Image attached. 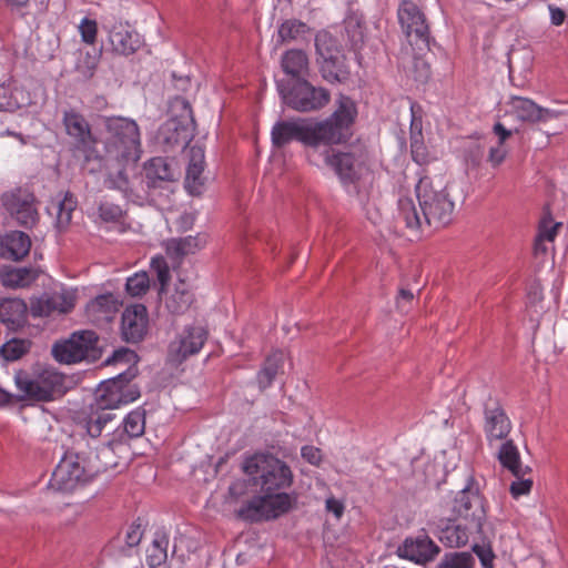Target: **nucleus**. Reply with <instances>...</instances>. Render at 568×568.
Returning <instances> with one entry per match:
<instances>
[{"label":"nucleus","mask_w":568,"mask_h":568,"mask_svg":"<svg viewBox=\"0 0 568 568\" xmlns=\"http://www.w3.org/2000/svg\"><path fill=\"white\" fill-rule=\"evenodd\" d=\"M241 469L260 487L261 494L241 506L240 518L251 523L276 519L296 504L297 495L285 491L292 487L294 474L284 460L272 454L255 453L243 458Z\"/></svg>","instance_id":"nucleus-1"},{"label":"nucleus","mask_w":568,"mask_h":568,"mask_svg":"<svg viewBox=\"0 0 568 568\" xmlns=\"http://www.w3.org/2000/svg\"><path fill=\"white\" fill-rule=\"evenodd\" d=\"M356 115L355 102L341 95L336 110L324 120L295 118L276 122L271 131L272 143L276 148H284L292 141H297L305 146L308 162L320 166L321 148L347 142L352 136Z\"/></svg>","instance_id":"nucleus-2"},{"label":"nucleus","mask_w":568,"mask_h":568,"mask_svg":"<svg viewBox=\"0 0 568 568\" xmlns=\"http://www.w3.org/2000/svg\"><path fill=\"white\" fill-rule=\"evenodd\" d=\"M416 195L422 215L412 197L402 196L398 200L397 221L404 223L406 229L417 234L425 225L439 229L452 222L455 204L442 181L422 178L416 185Z\"/></svg>","instance_id":"nucleus-3"},{"label":"nucleus","mask_w":568,"mask_h":568,"mask_svg":"<svg viewBox=\"0 0 568 568\" xmlns=\"http://www.w3.org/2000/svg\"><path fill=\"white\" fill-rule=\"evenodd\" d=\"M104 150L110 160L136 164L141 158V133L134 120L111 116L104 121Z\"/></svg>","instance_id":"nucleus-4"},{"label":"nucleus","mask_w":568,"mask_h":568,"mask_svg":"<svg viewBox=\"0 0 568 568\" xmlns=\"http://www.w3.org/2000/svg\"><path fill=\"white\" fill-rule=\"evenodd\" d=\"M318 156V168H331L343 183H355L369 171L368 152L363 144L352 145L345 152H336L332 145L322 146Z\"/></svg>","instance_id":"nucleus-5"},{"label":"nucleus","mask_w":568,"mask_h":568,"mask_svg":"<svg viewBox=\"0 0 568 568\" xmlns=\"http://www.w3.org/2000/svg\"><path fill=\"white\" fill-rule=\"evenodd\" d=\"M136 374L138 368L130 366L116 377L103 382L97 390V409L112 410L136 400L140 397V389L136 385L131 384Z\"/></svg>","instance_id":"nucleus-6"},{"label":"nucleus","mask_w":568,"mask_h":568,"mask_svg":"<svg viewBox=\"0 0 568 568\" xmlns=\"http://www.w3.org/2000/svg\"><path fill=\"white\" fill-rule=\"evenodd\" d=\"M93 475V470L85 464L84 456L67 452L57 465L49 486L55 491L71 493L91 480Z\"/></svg>","instance_id":"nucleus-7"},{"label":"nucleus","mask_w":568,"mask_h":568,"mask_svg":"<svg viewBox=\"0 0 568 568\" xmlns=\"http://www.w3.org/2000/svg\"><path fill=\"white\" fill-rule=\"evenodd\" d=\"M315 48L323 78L331 83L347 80L349 70L345 63V55L329 32L320 31L316 34Z\"/></svg>","instance_id":"nucleus-8"},{"label":"nucleus","mask_w":568,"mask_h":568,"mask_svg":"<svg viewBox=\"0 0 568 568\" xmlns=\"http://www.w3.org/2000/svg\"><path fill=\"white\" fill-rule=\"evenodd\" d=\"M16 384L26 396L37 400H51L64 393V376L52 368H45L32 378L20 374Z\"/></svg>","instance_id":"nucleus-9"},{"label":"nucleus","mask_w":568,"mask_h":568,"mask_svg":"<svg viewBox=\"0 0 568 568\" xmlns=\"http://www.w3.org/2000/svg\"><path fill=\"white\" fill-rule=\"evenodd\" d=\"M99 338L92 331H83L61 343L54 344L53 357L64 364L78 363L83 359L95 358Z\"/></svg>","instance_id":"nucleus-10"},{"label":"nucleus","mask_w":568,"mask_h":568,"mask_svg":"<svg viewBox=\"0 0 568 568\" xmlns=\"http://www.w3.org/2000/svg\"><path fill=\"white\" fill-rule=\"evenodd\" d=\"M285 103L300 112H310L324 108L329 102V92L315 88L307 81H297L287 92L282 90Z\"/></svg>","instance_id":"nucleus-11"},{"label":"nucleus","mask_w":568,"mask_h":568,"mask_svg":"<svg viewBox=\"0 0 568 568\" xmlns=\"http://www.w3.org/2000/svg\"><path fill=\"white\" fill-rule=\"evenodd\" d=\"M1 200L6 210L20 225L32 227L38 223L37 200L29 191L17 189L4 193Z\"/></svg>","instance_id":"nucleus-12"},{"label":"nucleus","mask_w":568,"mask_h":568,"mask_svg":"<svg viewBox=\"0 0 568 568\" xmlns=\"http://www.w3.org/2000/svg\"><path fill=\"white\" fill-rule=\"evenodd\" d=\"M453 513L456 516L455 518L466 521L473 527L483 528L486 510L479 490L468 485L458 491L454 499Z\"/></svg>","instance_id":"nucleus-13"},{"label":"nucleus","mask_w":568,"mask_h":568,"mask_svg":"<svg viewBox=\"0 0 568 568\" xmlns=\"http://www.w3.org/2000/svg\"><path fill=\"white\" fill-rule=\"evenodd\" d=\"M398 21L403 32L410 42H420L425 45L429 41V28L424 12L412 0H404L397 11Z\"/></svg>","instance_id":"nucleus-14"},{"label":"nucleus","mask_w":568,"mask_h":568,"mask_svg":"<svg viewBox=\"0 0 568 568\" xmlns=\"http://www.w3.org/2000/svg\"><path fill=\"white\" fill-rule=\"evenodd\" d=\"M207 339V331L202 326H186L169 346L172 361L182 363L197 354Z\"/></svg>","instance_id":"nucleus-15"},{"label":"nucleus","mask_w":568,"mask_h":568,"mask_svg":"<svg viewBox=\"0 0 568 568\" xmlns=\"http://www.w3.org/2000/svg\"><path fill=\"white\" fill-rule=\"evenodd\" d=\"M513 424L499 403H491L485 406L484 433L489 446L503 442L511 432Z\"/></svg>","instance_id":"nucleus-16"},{"label":"nucleus","mask_w":568,"mask_h":568,"mask_svg":"<svg viewBox=\"0 0 568 568\" xmlns=\"http://www.w3.org/2000/svg\"><path fill=\"white\" fill-rule=\"evenodd\" d=\"M75 297L72 293L60 292L43 294L31 300L30 314L33 317H49L54 314H67L73 310Z\"/></svg>","instance_id":"nucleus-17"},{"label":"nucleus","mask_w":568,"mask_h":568,"mask_svg":"<svg viewBox=\"0 0 568 568\" xmlns=\"http://www.w3.org/2000/svg\"><path fill=\"white\" fill-rule=\"evenodd\" d=\"M481 529L458 518H448L438 521L436 535L444 546L460 548L468 542L473 532H481Z\"/></svg>","instance_id":"nucleus-18"},{"label":"nucleus","mask_w":568,"mask_h":568,"mask_svg":"<svg viewBox=\"0 0 568 568\" xmlns=\"http://www.w3.org/2000/svg\"><path fill=\"white\" fill-rule=\"evenodd\" d=\"M440 548L426 535L406 538L398 548L399 556L417 564H426L435 559Z\"/></svg>","instance_id":"nucleus-19"},{"label":"nucleus","mask_w":568,"mask_h":568,"mask_svg":"<svg viewBox=\"0 0 568 568\" xmlns=\"http://www.w3.org/2000/svg\"><path fill=\"white\" fill-rule=\"evenodd\" d=\"M109 42L112 51L120 55H130L142 44L141 37L128 22H115L109 29Z\"/></svg>","instance_id":"nucleus-20"},{"label":"nucleus","mask_w":568,"mask_h":568,"mask_svg":"<svg viewBox=\"0 0 568 568\" xmlns=\"http://www.w3.org/2000/svg\"><path fill=\"white\" fill-rule=\"evenodd\" d=\"M508 105L510 108L509 112L523 122H546L556 116L555 111L542 108L528 98L511 95Z\"/></svg>","instance_id":"nucleus-21"},{"label":"nucleus","mask_w":568,"mask_h":568,"mask_svg":"<svg viewBox=\"0 0 568 568\" xmlns=\"http://www.w3.org/2000/svg\"><path fill=\"white\" fill-rule=\"evenodd\" d=\"M148 312L141 304L125 308L122 314V335L126 342H140L146 333Z\"/></svg>","instance_id":"nucleus-22"},{"label":"nucleus","mask_w":568,"mask_h":568,"mask_svg":"<svg viewBox=\"0 0 568 568\" xmlns=\"http://www.w3.org/2000/svg\"><path fill=\"white\" fill-rule=\"evenodd\" d=\"M28 312V305L21 298H4L0 302V322L10 331H18L26 325Z\"/></svg>","instance_id":"nucleus-23"},{"label":"nucleus","mask_w":568,"mask_h":568,"mask_svg":"<svg viewBox=\"0 0 568 568\" xmlns=\"http://www.w3.org/2000/svg\"><path fill=\"white\" fill-rule=\"evenodd\" d=\"M63 124L68 135L73 138L79 145L89 148L95 143L90 124L79 112L74 110L65 111L63 114Z\"/></svg>","instance_id":"nucleus-24"},{"label":"nucleus","mask_w":568,"mask_h":568,"mask_svg":"<svg viewBox=\"0 0 568 568\" xmlns=\"http://www.w3.org/2000/svg\"><path fill=\"white\" fill-rule=\"evenodd\" d=\"M31 103V97L14 82L0 84V112H14Z\"/></svg>","instance_id":"nucleus-25"},{"label":"nucleus","mask_w":568,"mask_h":568,"mask_svg":"<svg viewBox=\"0 0 568 568\" xmlns=\"http://www.w3.org/2000/svg\"><path fill=\"white\" fill-rule=\"evenodd\" d=\"M119 300L112 293H106L91 300L87 305L88 316L95 322L110 321L120 308Z\"/></svg>","instance_id":"nucleus-26"},{"label":"nucleus","mask_w":568,"mask_h":568,"mask_svg":"<svg viewBox=\"0 0 568 568\" xmlns=\"http://www.w3.org/2000/svg\"><path fill=\"white\" fill-rule=\"evenodd\" d=\"M194 301L191 285L185 281H179L165 297V307L172 314L185 313Z\"/></svg>","instance_id":"nucleus-27"},{"label":"nucleus","mask_w":568,"mask_h":568,"mask_svg":"<svg viewBox=\"0 0 568 568\" xmlns=\"http://www.w3.org/2000/svg\"><path fill=\"white\" fill-rule=\"evenodd\" d=\"M4 256L13 261L24 258L31 248V240L28 234L21 231H12L1 240Z\"/></svg>","instance_id":"nucleus-28"},{"label":"nucleus","mask_w":568,"mask_h":568,"mask_svg":"<svg viewBox=\"0 0 568 568\" xmlns=\"http://www.w3.org/2000/svg\"><path fill=\"white\" fill-rule=\"evenodd\" d=\"M500 465L509 470L513 476H519L523 473H531L530 467L524 466L520 459V453L514 440L505 439L497 454Z\"/></svg>","instance_id":"nucleus-29"},{"label":"nucleus","mask_w":568,"mask_h":568,"mask_svg":"<svg viewBox=\"0 0 568 568\" xmlns=\"http://www.w3.org/2000/svg\"><path fill=\"white\" fill-rule=\"evenodd\" d=\"M206 244V235L197 234L195 236H185L174 239L168 242L166 253L173 258H180L189 254H194Z\"/></svg>","instance_id":"nucleus-30"},{"label":"nucleus","mask_w":568,"mask_h":568,"mask_svg":"<svg viewBox=\"0 0 568 568\" xmlns=\"http://www.w3.org/2000/svg\"><path fill=\"white\" fill-rule=\"evenodd\" d=\"M38 278V272L30 267L12 268L2 274V284L6 287L20 288L30 286Z\"/></svg>","instance_id":"nucleus-31"},{"label":"nucleus","mask_w":568,"mask_h":568,"mask_svg":"<svg viewBox=\"0 0 568 568\" xmlns=\"http://www.w3.org/2000/svg\"><path fill=\"white\" fill-rule=\"evenodd\" d=\"M77 207L75 197L67 192L61 200L57 203H53L50 207H48L49 212H55L57 215V226L62 230L65 229L72 219V213Z\"/></svg>","instance_id":"nucleus-32"},{"label":"nucleus","mask_w":568,"mask_h":568,"mask_svg":"<svg viewBox=\"0 0 568 568\" xmlns=\"http://www.w3.org/2000/svg\"><path fill=\"white\" fill-rule=\"evenodd\" d=\"M308 67V59L302 50H288L282 58V68L285 73L297 78L302 75Z\"/></svg>","instance_id":"nucleus-33"},{"label":"nucleus","mask_w":568,"mask_h":568,"mask_svg":"<svg viewBox=\"0 0 568 568\" xmlns=\"http://www.w3.org/2000/svg\"><path fill=\"white\" fill-rule=\"evenodd\" d=\"M283 364L284 354L282 352H274L267 356L263 368L257 375V382L261 388H266L272 384L277 373L283 368Z\"/></svg>","instance_id":"nucleus-34"},{"label":"nucleus","mask_w":568,"mask_h":568,"mask_svg":"<svg viewBox=\"0 0 568 568\" xmlns=\"http://www.w3.org/2000/svg\"><path fill=\"white\" fill-rule=\"evenodd\" d=\"M146 178L153 183L155 181H173L174 170L164 158H153L145 166Z\"/></svg>","instance_id":"nucleus-35"},{"label":"nucleus","mask_w":568,"mask_h":568,"mask_svg":"<svg viewBox=\"0 0 568 568\" xmlns=\"http://www.w3.org/2000/svg\"><path fill=\"white\" fill-rule=\"evenodd\" d=\"M169 540L162 535L154 538L151 547L148 549L146 560L151 567H158L166 560Z\"/></svg>","instance_id":"nucleus-36"},{"label":"nucleus","mask_w":568,"mask_h":568,"mask_svg":"<svg viewBox=\"0 0 568 568\" xmlns=\"http://www.w3.org/2000/svg\"><path fill=\"white\" fill-rule=\"evenodd\" d=\"M475 559L470 552H450L446 554L438 568H474Z\"/></svg>","instance_id":"nucleus-37"},{"label":"nucleus","mask_w":568,"mask_h":568,"mask_svg":"<svg viewBox=\"0 0 568 568\" xmlns=\"http://www.w3.org/2000/svg\"><path fill=\"white\" fill-rule=\"evenodd\" d=\"M123 428L129 437L135 438L143 435L145 429L144 412L136 409L129 413L124 418Z\"/></svg>","instance_id":"nucleus-38"},{"label":"nucleus","mask_w":568,"mask_h":568,"mask_svg":"<svg viewBox=\"0 0 568 568\" xmlns=\"http://www.w3.org/2000/svg\"><path fill=\"white\" fill-rule=\"evenodd\" d=\"M307 30V26L298 20H286L278 28L281 42H288L297 39Z\"/></svg>","instance_id":"nucleus-39"},{"label":"nucleus","mask_w":568,"mask_h":568,"mask_svg":"<svg viewBox=\"0 0 568 568\" xmlns=\"http://www.w3.org/2000/svg\"><path fill=\"white\" fill-rule=\"evenodd\" d=\"M204 169L203 168H190L186 169L185 176V189L192 195H199L202 193L204 187Z\"/></svg>","instance_id":"nucleus-40"},{"label":"nucleus","mask_w":568,"mask_h":568,"mask_svg":"<svg viewBox=\"0 0 568 568\" xmlns=\"http://www.w3.org/2000/svg\"><path fill=\"white\" fill-rule=\"evenodd\" d=\"M125 287L131 296H142L150 287L149 275L145 272L135 273L128 278Z\"/></svg>","instance_id":"nucleus-41"},{"label":"nucleus","mask_w":568,"mask_h":568,"mask_svg":"<svg viewBox=\"0 0 568 568\" xmlns=\"http://www.w3.org/2000/svg\"><path fill=\"white\" fill-rule=\"evenodd\" d=\"M561 223L554 222L549 213L545 214L539 222L537 236L546 242H554Z\"/></svg>","instance_id":"nucleus-42"},{"label":"nucleus","mask_w":568,"mask_h":568,"mask_svg":"<svg viewBox=\"0 0 568 568\" xmlns=\"http://www.w3.org/2000/svg\"><path fill=\"white\" fill-rule=\"evenodd\" d=\"M151 270L156 274L158 281L161 284V290L169 283L170 275V266L162 255H155L151 258Z\"/></svg>","instance_id":"nucleus-43"},{"label":"nucleus","mask_w":568,"mask_h":568,"mask_svg":"<svg viewBox=\"0 0 568 568\" xmlns=\"http://www.w3.org/2000/svg\"><path fill=\"white\" fill-rule=\"evenodd\" d=\"M529 473H523L519 476H514L516 479L510 484L509 491L514 498L528 495L532 488V478L526 477Z\"/></svg>","instance_id":"nucleus-44"},{"label":"nucleus","mask_w":568,"mask_h":568,"mask_svg":"<svg viewBox=\"0 0 568 568\" xmlns=\"http://www.w3.org/2000/svg\"><path fill=\"white\" fill-rule=\"evenodd\" d=\"M120 168L116 170L115 173L110 172L109 174V185L110 187L120 190V191H128L129 189V179L126 174V166H130L131 164H126L124 162H118Z\"/></svg>","instance_id":"nucleus-45"},{"label":"nucleus","mask_w":568,"mask_h":568,"mask_svg":"<svg viewBox=\"0 0 568 568\" xmlns=\"http://www.w3.org/2000/svg\"><path fill=\"white\" fill-rule=\"evenodd\" d=\"M78 29L81 36V40L84 43L89 45H93L95 43L98 34V23L95 20L83 18Z\"/></svg>","instance_id":"nucleus-46"},{"label":"nucleus","mask_w":568,"mask_h":568,"mask_svg":"<svg viewBox=\"0 0 568 568\" xmlns=\"http://www.w3.org/2000/svg\"><path fill=\"white\" fill-rule=\"evenodd\" d=\"M26 352L24 345L21 341H10L3 344L0 348V353L7 361H17Z\"/></svg>","instance_id":"nucleus-47"},{"label":"nucleus","mask_w":568,"mask_h":568,"mask_svg":"<svg viewBox=\"0 0 568 568\" xmlns=\"http://www.w3.org/2000/svg\"><path fill=\"white\" fill-rule=\"evenodd\" d=\"M99 216L104 222H118L122 217V209L116 204L104 202L99 206Z\"/></svg>","instance_id":"nucleus-48"},{"label":"nucleus","mask_w":568,"mask_h":568,"mask_svg":"<svg viewBox=\"0 0 568 568\" xmlns=\"http://www.w3.org/2000/svg\"><path fill=\"white\" fill-rule=\"evenodd\" d=\"M473 550L478 557L483 568H494V560L496 556L490 546L475 545Z\"/></svg>","instance_id":"nucleus-49"},{"label":"nucleus","mask_w":568,"mask_h":568,"mask_svg":"<svg viewBox=\"0 0 568 568\" xmlns=\"http://www.w3.org/2000/svg\"><path fill=\"white\" fill-rule=\"evenodd\" d=\"M325 510L333 514L336 520H339L344 515L345 504L334 496H328L325 500Z\"/></svg>","instance_id":"nucleus-50"},{"label":"nucleus","mask_w":568,"mask_h":568,"mask_svg":"<svg viewBox=\"0 0 568 568\" xmlns=\"http://www.w3.org/2000/svg\"><path fill=\"white\" fill-rule=\"evenodd\" d=\"M189 165L190 168H203L205 166V154L204 149L200 145H192L189 150Z\"/></svg>","instance_id":"nucleus-51"},{"label":"nucleus","mask_w":568,"mask_h":568,"mask_svg":"<svg viewBox=\"0 0 568 568\" xmlns=\"http://www.w3.org/2000/svg\"><path fill=\"white\" fill-rule=\"evenodd\" d=\"M142 528L141 524L133 523L129 526L126 532H125V542L129 547L138 546L142 539Z\"/></svg>","instance_id":"nucleus-52"},{"label":"nucleus","mask_w":568,"mask_h":568,"mask_svg":"<svg viewBox=\"0 0 568 568\" xmlns=\"http://www.w3.org/2000/svg\"><path fill=\"white\" fill-rule=\"evenodd\" d=\"M302 457L310 464L318 466L322 460L321 449L314 446H303L301 449Z\"/></svg>","instance_id":"nucleus-53"},{"label":"nucleus","mask_w":568,"mask_h":568,"mask_svg":"<svg viewBox=\"0 0 568 568\" xmlns=\"http://www.w3.org/2000/svg\"><path fill=\"white\" fill-rule=\"evenodd\" d=\"M508 151L504 145L497 144L496 146L490 148L488 154V162L494 166L500 165L506 159Z\"/></svg>","instance_id":"nucleus-54"},{"label":"nucleus","mask_w":568,"mask_h":568,"mask_svg":"<svg viewBox=\"0 0 568 568\" xmlns=\"http://www.w3.org/2000/svg\"><path fill=\"white\" fill-rule=\"evenodd\" d=\"M103 427L104 425L99 419L90 415L87 422V432L92 438L99 437L102 433Z\"/></svg>","instance_id":"nucleus-55"},{"label":"nucleus","mask_w":568,"mask_h":568,"mask_svg":"<svg viewBox=\"0 0 568 568\" xmlns=\"http://www.w3.org/2000/svg\"><path fill=\"white\" fill-rule=\"evenodd\" d=\"M493 132L498 136V144L504 145L506 140L511 136L513 132L505 128L500 122L495 123Z\"/></svg>","instance_id":"nucleus-56"},{"label":"nucleus","mask_w":568,"mask_h":568,"mask_svg":"<svg viewBox=\"0 0 568 568\" xmlns=\"http://www.w3.org/2000/svg\"><path fill=\"white\" fill-rule=\"evenodd\" d=\"M135 353L134 352H131L129 349H119V351H115L114 354H113V357H112V362L114 363H121V362H124V363H129L131 361H135Z\"/></svg>","instance_id":"nucleus-57"},{"label":"nucleus","mask_w":568,"mask_h":568,"mask_svg":"<svg viewBox=\"0 0 568 568\" xmlns=\"http://www.w3.org/2000/svg\"><path fill=\"white\" fill-rule=\"evenodd\" d=\"M550 20L554 26H561L566 19V12L555 6H549Z\"/></svg>","instance_id":"nucleus-58"},{"label":"nucleus","mask_w":568,"mask_h":568,"mask_svg":"<svg viewBox=\"0 0 568 568\" xmlns=\"http://www.w3.org/2000/svg\"><path fill=\"white\" fill-rule=\"evenodd\" d=\"M92 408H94V412L91 415L99 419L104 426L115 416L111 410H98L95 405Z\"/></svg>","instance_id":"nucleus-59"},{"label":"nucleus","mask_w":568,"mask_h":568,"mask_svg":"<svg viewBox=\"0 0 568 568\" xmlns=\"http://www.w3.org/2000/svg\"><path fill=\"white\" fill-rule=\"evenodd\" d=\"M412 156L415 162L418 164H424L426 162L425 155H424V148L420 145H414L412 144Z\"/></svg>","instance_id":"nucleus-60"},{"label":"nucleus","mask_w":568,"mask_h":568,"mask_svg":"<svg viewBox=\"0 0 568 568\" xmlns=\"http://www.w3.org/2000/svg\"><path fill=\"white\" fill-rule=\"evenodd\" d=\"M244 483L243 481H236L230 486V495L232 497H240L243 493Z\"/></svg>","instance_id":"nucleus-61"},{"label":"nucleus","mask_w":568,"mask_h":568,"mask_svg":"<svg viewBox=\"0 0 568 568\" xmlns=\"http://www.w3.org/2000/svg\"><path fill=\"white\" fill-rule=\"evenodd\" d=\"M546 241L541 240L540 237H536L534 243V251L536 254H544L547 252Z\"/></svg>","instance_id":"nucleus-62"},{"label":"nucleus","mask_w":568,"mask_h":568,"mask_svg":"<svg viewBox=\"0 0 568 568\" xmlns=\"http://www.w3.org/2000/svg\"><path fill=\"white\" fill-rule=\"evenodd\" d=\"M7 4L14 9H22L26 8L30 0H6Z\"/></svg>","instance_id":"nucleus-63"},{"label":"nucleus","mask_w":568,"mask_h":568,"mask_svg":"<svg viewBox=\"0 0 568 568\" xmlns=\"http://www.w3.org/2000/svg\"><path fill=\"white\" fill-rule=\"evenodd\" d=\"M11 402V395L4 389L0 388V405H7Z\"/></svg>","instance_id":"nucleus-64"}]
</instances>
